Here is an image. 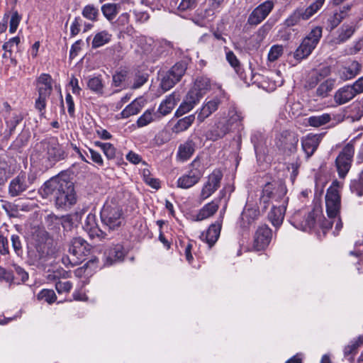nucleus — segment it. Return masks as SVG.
I'll return each mask as SVG.
<instances>
[{
  "instance_id": "nucleus-1",
  "label": "nucleus",
  "mask_w": 363,
  "mask_h": 363,
  "mask_svg": "<svg viewBox=\"0 0 363 363\" xmlns=\"http://www.w3.org/2000/svg\"><path fill=\"white\" fill-rule=\"evenodd\" d=\"M325 206L330 220L323 217L321 207L315 206L303 220L301 218L302 216H306V213L303 211L295 213L291 218L292 225L298 229L308 231L314 228L316 224H318L323 229L329 230L332 228L333 223H335L334 234H338L342 228V223L340 218V196L335 187L330 186L328 189L325 195Z\"/></svg>"
},
{
  "instance_id": "nucleus-2",
  "label": "nucleus",
  "mask_w": 363,
  "mask_h": 363,
  "mask_svg": "<svg viewBox=\"0 0 363 363\" xmlns=\"http://www.w3.org/2000/svg\"><path fill=\"white\" fill-rule=\"evenodd\" d=\"M71 172L64 170L45 182L42 188L45 196H53L55 204L60 208H66L76 203L77 198L73 182L70 179Z\"/></svg>"
},
{
  "instance_id": "nucleus-3",
  "label": "nucleus",
  "mask_w": 363,
  "mask_h": 363,
  "mask_svg": "<svg viewBox=\"0 0 363 363\" xmlns=\"http://www.w3.org/2000/svg\"><path fill=\"white\" fill-rule=\"evenodd\" d=\"M31 157H35L48 168L66 159L67 153L59 143L57 138H49L35 145Z\"/></svg>"
},
{
  "instance_id": "nucleus-4",
  "label": "nucleus",
  "mask_w": 363,
  "mask_h": 363,
  "mask_svg": "<svg viewBox=\"0 0 363 363\" xmlns=\"http://www.w3.org/2000/svg\"><path fill=\"white\" fill-rule=\"evenodd\" d=\"M101 220L109 230H117L124 224L123 206L116 198L107 199L101 211Z\"/></svg>"
},
{
  "instance_id": "nucleus-5",
  "label": "nucleus",
  "mask_w": 363,
  "mask_h": 363,
  "mask_svg": "<svg viewBox=\"0 0 363 363\" xmlns=\"http://www.w3.org/2000/svg\"><path fill=\"white\" fill-rule=\"evenodd\" d=\"M52 242V239L46 231L36 232L33 235V249L28 252L30 264L38 266L43 264L50 254Z\"/></svg>"
},
{
  "instance_id": "nucleus-6",
  "label": "nucleus",
  "mask_w": 363,
  "mask_h": 363,
  "mask_svg": "<svg viewBox=\"0 0 363 363\" xmlns=\"http://www.w3.org/2000/svg\"><path fill=\"white\" fill-rule=\"evenodd\" d=\"M286 187L281 181H273L267 183L263 186L259 199L262 210L264 211L267 209L270 201L273 203H281L283 200L288 201V198L286 197Z\"/></svg>"
},
{
  "instance_id": "nucleus-7",
  "label": "nucleus",
  "mask_w": 363,
  "mask_h": 363,
  "mask_svg": "<svg viewBox=\"0 0 363 363\" xmlns=\"http://www.w3.org/2000/svg\"><path fill=\"white\" fill-rule=\"evenodd\" d=\"M323 28L316 26L303 39L300 45L294 53V57L297 60H301L308 57L315 48L322 37Z\"/></svg>"
},
{
  "instance_id": "nucleus-8",
  "label": "nucleus",
  "mask_w": 363,
  "mask_h": 363,
  "mask_svg": "<svg viewBox=\"0 0 363 363\" xmlns=\"http://www.w3.org/2000/svg\"><path fill=\"white\" fill-rule=\"evenodd\" d=\"M204 174V168L197 157L189 165V169L186 174L180 177L177 181L178 188L187 189L196 185Z\"/></svg>"
},
{
  "instance_id": "nucleus-9",
  "label": "nucleus",
  "mask_w": 363,
  "mask_h": 363,
  "mask_svg": "<svg viewBox=\"0 0 363 363\" xmlns=\"http://www.w3.org/2000/svg\"><path fill=\"white\" fill-rule=\"evenodd\" d=\"M35 180L33 174H28L21 172L13 178L8 186V194L11 197L21 196L28 191H31Z\"/></svg>"
},
{
  "instance_id": "nucleus-10",
  "label": "nucleus",
  "mask_w": 363,
  "mask_h": 363,
  "mask_svg": "<svg viewBox=\"0 0 363 363\" xmlns=\"http://www.w3.org/2000/svg\"><path fill=\"white\" fill-rule=\"evenodd\" d=\"M354 154V140L344 146L335 160L340 178H345L350 171Z\"/></svg>"
},
{
  "instance_id": "nucleus-11",
  "label": "nucleus",
  "mask_w": 363,
  "mask_h": 363,
  "mask_svg": "<svg viewBox=\"0 0 363 363\" xmlns=\"http://www.w3.org/2000/svg\"><path fill=\"white\" fill-rule=\"evenodd\" d=\"M89 252L90 246L85 240L82 238H73L69 247V252L73 257L72 260H69L70 264L74 266L82 262Z\"/></svg>"
},
{
  "instance_id": "nucleus-12",
  "label": "nucleus",
  "mask_w": 363,
  "mask_h": 363,
  "mask_svg": "<svg viewBox=\"0 0 363 363\" xmlns=\"http://www.w3.org/2000/svg\"><path fill=\"white\" fill-rule=\"evenodd\" d=\"M274 7L272 0H267L257 6L250 13L247 18V23L256 26L261 23L271 13Z\"/></svg>"
},
{
  "instance_id": "nucleus-13",
  "label": "nucleus",
  "mask_w": 363,
  "mask_h": 363,
  "mask_svg": "<svg viewBox=\"0 0 363 363\" xmlns=\"http://www.w3.org/2000/svg\"><path fill=\"white\" fill-rule=\"evenodd\" d=\"M186 67L183 63H176L162 77L160 86L164 91L169 90L184 75Z\"/></svg>"
},
{
  "instance_id": "nucleus-14",
  "label": "nucleus",
  "mask_w": 363,
  "mask_h": 363,
  "mask_svg": "<svg viewBox=\"0 0 363 363\" xmlns=\"http://www.w3.org/2000/svg\"><path fill=\"white\" fill-rule=\"evenodd\" d=\"M298 143V136L289 130L282 131L276 138L277 147L287 153L294 152L296 150Z\"/></svg>"
},
{
  "instance_id": "nucleus-15",
  "label": "nucleus",
  "mask_w": 363,
  "mask_h": 363,
  "mask_svg": "<svg viewBox=\"0 0 363 363\" xmlns=\"http://www.w3.org/2000/svg\"><path fill=\"white\" fill-rule=\"evenodd\" d=\"M222 178L223 174L219 169H215L208 177L207 182L204 184L201 191V199L202 200L208 199L220 187Z\"/></svg>"
},
{
  "instance_id": "nucleus-16",
  "label": "nucleus",
  "mask_w": 363,
  "mask_h": 363,
  "mask_svg": "<svg viewBox=\"0 0 363 363\" xmlns=\"http://www.w3.org/2000/svg\"><path fill=\"white\" fill-rule=\"evenodd\" d=\"M272 237V231L267 225H261L257 230L253 247L257 251L263 250L269 245Z\"/></svg>"
},
{
  "instance_id": "nucleus-17",
  "label": "nucleus",
  "mask_w": 363,
  "mask_h": 363,
  "mask_svg": "<svg viewBox=\"0 0 363 363\" xmlns=\"http://www.w3.org/2000/svg\"><path fill=\"white\" fill-rule=\"evenodd\" d=\"M287 200H283L281 203H273L270 211L268 213V220L275 228H279L283 223L286 206Z\"/></svg>"
},
{
  "instance_id": "nucleus-18",
  "label": "nucleus",
  "mask_w": 363,
  "mask_h": 363,
  "mask_svg": "<svg viewBox=\"0 0 363 363\" xmlns=\"http://www.w3.org/2000/svg\"><path fill=\"white\" fill-rule=\"evenodd\" d=\"M259 216V209L255 206L247 203L240 216V227L243 230L248 229L255 220L258 218Z\"/></svg>"
},
{
  "instance_id": "nucleus-19",
  "label": "nucleus",
  "mask_w": 363,
  "mask_h": 363,
  "mask_svg": "<svg viewBox=\"0 0 363 363\" xmlns=\"http://www.w3.org/2000/svg\"><path fill=\"white\" fill-rule=\"evenodd\" d=\"M125 256L123 247L117 244L108 247L104 253V261L105 266H110L116 262L121 261Z\"/></svg>"
},
{
  "instance_id": "nucleus-20",
  "label": "nucleus",
  "mask_w": 363,
  "mask_h": 363,
  "mask_svg": "<svg viewBox=\"0 0 363 363\" xmlns=\"http://www.w3.org/2000/svg\"><path fill=\"white\" fill-rule=\"evenodd\" d=\"M220 196L215 199L211 202L204 205L196 215V220H203L213 216L218 209L221 197L225 195V191H220Z\"/></svg>"
},
{
  "instance_id": "nucleus-21",
  "label": "nucleus",
  "mask_w": 363,
  "mask_h": 363,
  "mask_svg": "<svg viewBox=\"0 0 363 363\" xmlns=\"http://www.w3.org/2000/svg\"><path fill=\"white\" fill-rule=\"evenodd\" d=\"M311 18L305 8L298 7L285 19L284 26L286 28L301 25V21Z\"/></svg>"
},
{
  "instance_id": "nucleus-22",
  "label": "nucleus",
  "mask_w": 363,
  "mask_h": 363,
  "mask_svg": "<svg viewBox=\"0 0 363 363\" xmlns=\"http://www.w3.org/2000/svg\"><path fill=\"white\" fill-rule=\"evenodd\" d=\"M83 228L91 238L97 237L101 239L106 238V233L101 230L96 223V218L94 214L87 215Z\"/></svg>"
},
{
  "instance_id": "nucleus-23",
  "label": "nucleus",
  "mask_w": 363,
  "mask_h": 363,
  "mask_svg": "<svg viewBox=\"0 0 363 363\" xmlns=\"http://www.w3.org/2000/svg\"><path fill=\"white\" fill-rule=\"evenodd\" d=\"M356 94L351 85H345L336 91L334 101L337 105H343L356 96Z\"/></svg>"
},
{
  "instance_id": "nucleus-24",
  "label": "nucleus",
  "mask_w": 363,
  "mask_h": 363,
  "mask_svg": "<svg viewBox=\"0 0 363 363\" xmlns=\"http://www.w3.org/2000/svg\"><path fill=\"white\" fill-rule=\"evenodd\" d=\"M361 68V64L354 60L348 65L342 67L338 72V75L342 81L350 80L360 73Z\"/></svg>"
},
{
  "instance_id": "nucleus-25",
  "label": "nucleus",
  "mask_w": 363,
  "mask_h": 363,
  "mask_svg": "<svg viewBox=\"0 0 363 363\" xmlns=\"http://www.w3.org/2000/svg\"><path fill=\"white\" fill-rule=\"evenodd\" d=\"M319 143L320 137L318 135L309 134L302 139V149L306 153L307 159L314 154L319 145Z\"/></svg>"
},
{
  "instance_id": "nucleus-26",
  "label": "nucleus",
  "mask_w": 363,
  "mask_h": 363,
  "mask_svg": "<svg viewBox=\"0 0 363 363\" xmlns=\"http://www.w3.org/2000/svg\"><path fill=\"white\" fill-rule=\"evenodd\" d=\"M220 229L221 223L220 222H216L209 226L206 232L201 234V238L211 247L218 240L220 236Z\"/></svg>"
},
{
  "instance_id": "nucleus-27",
  "label": "nucleus",
  "mask_w": 363,
  "mask_h": 363,
  "mask_svg": "<svg viewBox=\"0 0 363 363\" xmlns=\"http://www.w3.org/2000/svg\"><path fill=\"white\" fill-rule=\"evenodd\" d=\"M52 77L48 74H41L37 79L38 95L50 96L52 91Z\"/></svg>"
},
{
  "instance_id": "nucleus-28",
  "label": "nucleus",
  "mask_w": 363,
  "mask_h": 363,
  "mask_svg": "<svg viewBox=\"0 0 363 363\" xmlns=\"http://www.w3.org/2000/svg\"><path fill=\"white\" fill-rule=\"evenodd\" d=\"M180 100V95L177 92L166 97V99L160 104L157 111L162 116L169 114L174 108L177 102Z\"/></svg>"
},
{
  "instance_id": "nucleus-29",
  "label": "nucleus",
  "mask_w": 363,
  "mask_h": 363,
  "mask_svg": "<svg viewBox=\"0 0 363 363\" xmlns=\"http://www.w3.org/2000/svg\"><path fill=\"white\" fill-rule=\"evenodd\" d=\"M195 143L191 140H188L183 144H181L178 149L177 157L182 161L189 160L195 152Z\"/></svg>"
},
{
  "instance_id": "nucleus-30",
  "label": "nucleus",
  "mask_w": 363,
  "mask_h": 363,
  "mask_svg": "<svg viewBox=\"0 0 363 363\" xmlns=\"http://www.w3.org/2000/svg\"><path fill=\"white\" fill-rule=\"evenodd\" d=\"M218 105L219 101L218 99H213L207 102L202 106L198 113L197 120L200 123L203 122L206 118L218 109Z\"/></svg>"
},
{
  "instance_id": "nucleus-31",
  "label": "nucleus",
  "mask_w": 363,
  "mask_h": 363,
  "mask_svg": "<svg viewBox=\"0 0 363 363\" xmlns=\"http://www.w3.org/2000/svg\"><path fill=\"white\" fill-rule=\"evenodd\" d=\"M199 0H181L179 3L174 1V6L176 7L179 14H186L194 10L198 5ZM171 6H173L171 2Z\"/></svg>"
},
{
  "instance_id": "nucleus-32",
  "label": "nucleus",
  "mask_w": 363,
  "mask_h": 363,
  "mask_svg": "<svg viewBox=\"0 0 363 363\" xmlns=\"http://www.w3.org/2000/svg\"><path fill=\"white\" fill-rule=\"evenodd\" d=\"M112 35L107 30H104L95 34L91 42V48L96 49L102 47L111 40Z\"/></svg>"
},
{
  "instance_id": "nucleus-33",
  "label": "nucleus",
  "mask_w": 363,
  "mask_h": 363,
  "mask_svg": "<svg viewBox=\"0 0 363 363\" xmlns=\"http://www.w3.org/2000/svg\"><path fill=\"white\" fill-rule=\"evenodd\" d=\"M356 28L354 25L343 24L339 29L338 36L336 38V43L341 44L348 40L354 33Z\"/></svg>"
},
{
  "instance_id": "nucleus-34",
  "label": "nucleus",
  "mask_w": 363,
  "mask_h": 363,
  "mask_svg": "<svg viewBox=\"0 0 363 363\" xmlns=\"http://www.w3.org/2000/svg\"><path fill=\"white\" fill-rule=\"evenodd\" d=\"M101 10L104 17L109 22H112L116 18L117 14L121 11L120 6H116L113 3L104 4L102 5Z\"/></svg>"
},
{
  "instance_id": "nucleus-35",
  "label": "nucleus",
  "mask_w": 363,
  "mask_h": 363,
  "mask_svg": "<svg viewBox=\"0 0 363 363\" xmlns=\"http://www.w3.org/2000/svg\"><path fill=\"white\" fill-rule=\"evenodd\" d=\"M87 87L98 95L104 94V84L101 77H90L86 81Z\"/></svg>"
},
{
  "instance_id": "nucleus-36",
  "label": "nucleus",
  "mask_w": 363,
  "mask_h": 363,
  "mask_svg": "<svg viewBox=\"0 0 363 363\" xmlns=\"http://www.w3.org/2000/svg\"><path fill=\"white\" fill-rule=\"evenodd\" d=\"M195 120L194 115L191 114L179 119L174 125L172 130L174 133H180L187 130Z\"/></svg>"
},
{
  "instance_id": "nucleus-37",
  "label": "nucleus",
  "mask_w": 363,
  "mask_h": 363,
  "mask_svg": "<svg viewBox=\"0 0 363 363\" xmlns=\"http://www.w3.org/2000/svg\"><path fill=\"white\" fill-rule=\"evenodd\" d=\"M82 14L85 18L95 22L99 19V10L94 4H88L83 8Z\"/></svg>"
},
{
  "instance_id": "nucleus-38",
  "label": "nucleus",
  "mask_w": 363,
  "mask_h": 363,
  "mask_svg": "<svg viewBox=\"0 0 363 363\" xmlns=\"http://www.w3.org/2000/svg\"><path fill=\"white\" fill-rule=\"evenodd\" d=\"M331 120V116L329 113H323L318 116H313L308 118L309 125L313 127H320L329 123Z\"/></svg>"
},
{
  "instance_id": "nucleus-39",
  "label": "nucleus",
  "mask_w": 363,
  "mask_h": 363,
  "mask_svg": "<svg viewBox=\"0 0 363 363\" xmlns=\"http://www.w3.org/2000/svg\"><path fill=\"white\" fill-rule=\"evenodd\" d=\"M335 85V81L331 79H326L322 82L316 89V95L321 98L328 96L329 93L333 90Z\"/></svg>"
},
{
  "instance_id": "nucleus-40",
  "label": "nucleus",
  "mask_w": 363,
  "mask_h": 363,
  "mask_svg": "<svg viewBox=\"0 0 363 363\" xmlns=\"http://www.w3.org/2000/svg\"><path fill=\"white\" fill-rule=\"evenodd\" d=\"M142 109L140 103L135 100L128 105L121 113L123 118H127L131 116L138 114Z\"/></svg>"
},
{
  "instance_id": "nucleus-41",
  "label": "nucleus",
  "mask_w": 363,
  "mask_h": 363,
  "mask_svg": "<svg viewBox=\"0 0 363 363\" xmlns=\"http://www.w3.org/2000/svg\"><path fill=\"white\" fill-rule=\"evenodd\" d=\"M12 174L11 165L4 158H0V185L4 184Z\"/></svg>"
},
{
  "instance_id": "nucleus-42",
  "label": "nucleus",
  "mask_w": 363,
  "mask_h": 363,
  "mask_svg": "<svg viewBox=\"0 0 363 363\" xmlns=\"http://www.w3.org/2000/svg\"><path fill=\"white\" fill-rule=\"evenodd\" d=\"M23 119V115L19 112H13L10 118L6 119V123L9 130V135H11L15 130L16 127Z\"/></svg>"
},
{
  "instance_id": "nucleus-43",
  "label": "nucleus",
  "mask_w": 363,
  "mask_h": 363,
  "mask_svg": "<svg viewBox=\"0 0 363 363\" xmlns=\"http://www.w3.org/2000/svg\"><path fill=\"white\" fill-rule=\"evenodd\" d=\"M193 87L204 95L211 88L210 79L206 77H198Z\"/></svg>"
},
{
  "instance_id": "nucleus-44",
  "label": "nucleus",
  "mask_w": 363,
  "mask_h": 363,
  "mask_svg": "<svg viewBox=\"0 0 363 363\" xmlns=\"http://www.w3.org/2000/svg\"><path fill=\"white\" fill-rule=\"evenodd\" d=\"M95 145L99 147L104 152L108 160H112L116 157V149L109 143L95 142Z\"/></svg>"
},
{
  "instance_id": "nucleus-45",
  "label": "nucleus",
  "mask_w": 363,
  "mask_h": 363,
  "mask_svg": "<svg viewBox=\"0 0 363 363\" xmlns=\"http://www.w3.org/2000/svg\"><path fill=\"white\" fill-rule=\"evenodd\" d=\"M11 242L15 254L18 257H21L23 255V248L22 240L20 236L18 235H12L11 236Z\"/></svg>"
},
{
  "instance_id": "nucleus-46",
  "label": "nucleus",
  "mask_w": 363,
  "mask_h": 363,
  "mask_svg": "<svg viewBox=\"0 0 363 363\" xmlns=\"http://www.w3.org/2000/svg\"><path fill=\"white\" fill-rule=\"evenodd\" d=\"M12 267L13 278L18 281L25 282L28 279V274L23 268L17 264H13Z\"/></svg>"
},
{
  "instance_id": "nucleus-47",
  "label": "nucleus",
  "mask_w": 363,
  "mask_h": 363,
  "mask_svg": "<svg viewBox=\"0 0 363 363\" xmlns=\"http://www.w3.org/2000/svg\"><path fill=\"white\" fill-rule=\"evenodd\" d=\"M274 22L267 21L257 31L256 35L259 40H263L274 26Z\"/></svg>"
},
{
  "instance_id": "nucleus-48",
  "label": "nucleus",
  "mask_w": 363,
  "mask_h": 363,
  "mask_svg": "<svg viewBox=\"0 0 363 363\" xmlns=\"http://www.w3.org/2000/svg\"><path fill=\"white\" fill-rule=\"evenodd\" d=\"M38 298L39 300H44L48 303H52L57 299L55 293L52 289H43L38 294Z\"/></svg>"
},
{
  "instance_id": "nucleus-49",
  "label": "nucleus",
  "mask_w": 363,
  "mask_h": 363,
  "mask_svg": "<svg viewBox=\"0 0 363 363\" xmlns=\"http://www.w3.org/2000/svg\"><path fill=\"white\" fill-rule=\"evenodd\" d=\"M242 118L243 116H242L241 112H239L235 109H233L229 111V119L228 123L230 126H240L241 125Z\"/></svg>"
},
{
  "instance_id": "nucleus-50",
  "label": "nucleus",
  "mask_w": 363,
  "mask_h": 363,
  "mask_svg": "<svg viewBox=\"0 0 363 363\" xmlns=\"http://www.w3.org/2000/svg\"><path fill=\"white\" fill-rule=\"evenodd\" d=\"M153 110H147L138 119L137 125L138 127H144L148 125L153 121Z\"/></svg>"
},
{
  "instance_id": "nucleus-51",
  "label": "nucleus",
  "mask_w": 363,
  "mask_h": 363,
  "mask_svg": "<svg viewBox=\"0 0 363 363\" xmlns=\"http://www.w3.org/2000/svg\"><path fill=\"white\" fill-rule=\"evenodd\" d=\"M346 17V15L344 14V11H340L339 13H335L332 16L328 19L329 26H330V29L333 30Z\"/></svg>"
},
{
  "instance_id": "nucleus-52",
  "label": "nucleus",
  "mask_w": 363,
  "mask_h": 363,
  "mask_svg": "<svg viewBox=\"0 0 363 363\" xmlns=\"http://www.w3.org/2000/svg\"><path fill=\"white\" fill-rule=\"evenodd\" d=\"M283 51L282 45H273L268 53V60L270 62L276 61L283 54Z\"/></svg>"
},
{
  "instance_id": "nucleus-53",
  "label": "nucleus",
  "mask_w": 363,
  "mask_h": 363,
  "mask_svg": "<svg viewBox=\"0 0 363 363\" xmlns=\"http://www.w3.org/2000/svg\"><path fill=\"white\" fill-rule=\"evenodd\" d=\"M203 96V95L201 92L193 87L189 91L186 99L192 104L193 106H195Z\"/></svg>"
},
{
  "instance_id": "nucleus-54",
  "label": "nucleus",
  "mask_w": 363,
  "mask_h": 363,
  "mask_svg": "<svg viewBox=\"0 0 363 363\" xmlns=\"http://www.w3.org/2000/svg\"><path fill=\"white\" fill-rule=\"evenodd\" d=\"M144 182L151 187L158 189L160 188V182L158 179L151 177L148 169H144L143 172Z\"/></svg>"
},
{
  "instance_id": "nucleus-55",
  "label": "nucleus",
  "mask_w": 363,
  "mask_h": 363,
  "mask_svg": "<svg viewBox=\"0 0 363 363\" xmlns=\"http://www.w3.org/2000/svg\"><path fill=\"white\" fill-rule=\"evenodd\" d=\"M350 190L352 193L356 194L358 196L363 195V182L359 179H354L350 185Z\"/></svg>"
},
{
  "instance_id": "nucleus-56",
  "label": "nucleus",
  "mask_w": 363,
  "mask_h": 363,
  "mask_svg": "<svg viewBox=\"0 0 363 363\" xmlns=\"http://www.w3.org/2000/svg\"><path fill=\"white\" fill-rule=\"evenodd\" d=\"M21 19V16L18 14V11H14L12 13L9 23V32L11 33H13L16 31Z\"/></svg>"
},
{
  "instance_id": "nucleus-57",
  "label": "nucleus",
  "mask_w": 363,
  "mask_h": 363,
  "mask_svg": "<svg viewBox=\"0 0 363 363\" xmlns=\"http://www.w3.org/2000/svg\"><path fill=\"white\" fill-rule=\"evenodd\" d=\"M325 1V0H315L313 3L305 9L311 17L320 9L324 4Z\"/></svg>"
},
{
  "instance_id": "nucleus-58",
  "label": "nucleus",
  "mask_w": 363,
  "mask_h": 363,
  "mask_svg": "<svg viewBox=\"0 0 363 363\" xmlns=\"http://www.w3.org/2000/svg\"><path fill=\"white\" fill-rule=\"evenodd\" d=\"M226 60L235 70L238 72L240 68V62L233 51L226 52Z\"/></svg>"
},
{
  "instance_id": "nucleus-59",
  "label": "nucleus",
  "mask_w": 363,
  "mask_h": 363,
  "mask_svg": "<svg viewBox=\"0 0 363 363\" xmlns=\"http://www.w3.org/2000/svg\"><path fill=\"white\" fill-rule=\"evenodd\" d=\"M49 98L48 96L38 95V99L35 100V107L37 110L39 111L40 115H43L45 113V108L46 106L47 99Z\"/></svg>"
},
{
  "instance_id": "nucleus-60",
  "label": "nucleus",
  "mask_w": 363,
  "mask_h": 363,
  "mask_svg": "<svg viewBox=\"0 0 363 363\" xmlns=\"http://www.w3.org/2000/svg\"><path fill=\"white\" fill-rule=\"evenodd\" d=\"M72 287V284L69 281H59L55 284V289L59 294L67 293Z\"/></svg>"
},
{
  "instance_id": "nucleus-61",
  "label": "nucleus",
  "mask_w": 363,
  "mask_h": 363,
  "mask_svg": "<svg viewBox=\"0 0 363 363\" xmlns=\"http://www.w3.org/2000/svg\"><path fill=\"white\" fill-rule=\"evenodd\" d=\"M194 107V106H193L190 102L187 101V100L185 99L177 108L175 115L177 116H181L191 111Z\"/></svg>"
},
{
  "instance_id": "nucleus-62",
  "label": "nucleus",
  "mask_w": 363,
  "mask_h": 363,
  "mask_svg": "<svg viewBox=\"0 0 363 363\" xmlns=\"http://www.w3.org/2000/svg\"><path fill=\"white\" fill-rule=\"evenodd\" d=\"M229 126H230V125H229L228 123V124H226L225 123L219 122L217 125V128L218 130H216V133L215 135L214 140H216L218 138H221L225 135H226L227 133H228V131H229Z\"/></svg>"
},
{
  "instance_id": "nucleus-63",
  "label": "nucleus",
  "mask_w": 363,
  "mask_h": 363,
  "mask_svg": "<svg viewBox=\"0 0 363 363\" xmlns=\"http://www.w3.org/2000/svg\"><path fill=\"white\" fill-rule=\"evenodd\" d=\"M130 21V15L128 13L125 12L121 13L116 21L114 22V26L118 28H121L128 25Z\"/></svg>"
},
{
  "instance_id": "nucleus-64",
  "label": "nucleus",
  "mask_w": 363,
  "mask_h": 363,
  "mask_svg": "<svg viewBox=\"0 0 363 363\" xmlns=\"http://www.w3.org/2000/svg\"><path fill=\"white\" fill-rule=\"evenodd\" d=\"M359 345L354 341L352 340L347 346L344 348V355L348 357L357 353Z\"/></svg>"
}]
</instances>
